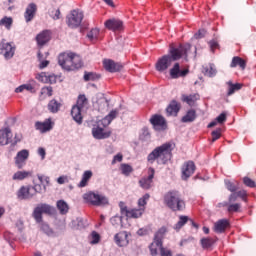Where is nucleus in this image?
Returning a JSON list of instances; mask_svg holds the SVG:
<instances>
[{"label":"nucleus","instance_id":"1","mask_svg":"<svg viewBox=\"0 0 256 256\" xmlns=\"http://www.w3.org/2000/svg\"><path fill=\"white\" fill-rule=\"evenodd\" d=\"M173 157V144L171 142H166L161 146L156 147L150 154L147 156L148 163H161L162 165L167 164L171 161Z\"/></svg>","mask_w":256,"mask_h":256},{"label":"nucleus","instance_id":"2","mask_svg":"<svg viewBox=\"0 0 256 256\" xmlns=\"http://www.w3.org/2000/svg\"><path fill=\"white\" fill-rule=\"evenodd\" d=\"M54 208L45 203L38 204L32 213V217L35 220V222L40 225V230L43 231L48 236L53 235V229L47 224L46 222H43V213L45 215H53Z\"/></svg>","mask_w":256,"mask_h":256},{"label":"nucleus","instance_id":"3","mask_svg":"<svg viewBox=\"0 0 256 256\" xmlns=\"http://www.w3.org/2000/svg\"><path fill=\"white\" fill-rule=\"evenodd\" d=\"M163 200L164 205L170 209V211H185V199H183L181 192L177 190H170L164 194Z\"/></svg>","mask_w":256,"mask_h":256},{"label":"nucleus","instance_id":"4","mask_svg":"<svg viewBox=\"0 0 256 256\" xmlns=\"http://www.w3.org/2000/svg\"><path fill=\"white\" fill-rule=\"evenodd\" d=\"M167 227L162 226L158 231L155 232L152 243L149 245L150 255L157 256V247L163 245V239L167 235Z\"/></svg>","mask_w":256,"mask_h":256},{"label":"nucleus","instance_id":"5","mask_svg":"<svg viewBox=\"0 0 256 256\" xmlns=\"http://www.w3.org/2000/svg\"><path fill=\"white\" fill-rule=\"evenodd\" d=\"M73 61H79V56L73 53H62L58 56L59 66L67 71L73 70Z\"/></svg>","mask_w":256,"mask_h":256},{"label":"nucleus","instance_id":"6","mask_svg":"<svg viewBox=\"0 0 256 256\" xmlns=\"http://www.w3.org/2000/svg\"><path fill=\"white\" fill-rule=\"evenodd\" d=\"M119 207L121 215H124L128 219H139L145 213V208H133L129 210L124 202H120Z\"/></svg>","mask_w":256,"mask_h":256},{"label":"nucleus","instance_id":"7","mask_svg":"<svg viewBox=\"0 0 256 256\" xmlns=\"http://www.w3.org/2000/svg\"><path fill=\"white\" fill-rule=\"evenodd\" d=\"M191 51V44H180L178 48H170V58L171 61H179L181 57H187Z\"/></svg>","mask_w":256,"mask_h":256},{"label":"nucleus","instance_id":"8","mask_svg":"<svg viewBox=\"0 0 256 256\" xmlns=\"http://www.w3.org/2000/svg\"><path fill=\"white\" fill-rule=\"evenodd\" d=\"M84 199L87 203L95 205V207H101V205H109V200L103 195H99L95 192H89L84 194Z\"/></svg>","mask_w":256,"mask_h":256},{"label":"nucleus","instance_id":"9","mask_svg":"<svg viewBox=\"0 0 256 256\" xmlns=\"http://www.w3.org/2000/svg\"><path fill=\"white\" fill-rule=\"evenodd\" d=\"M82 21L83 13L77 10H72L71 13L67 16L66 23L71 29H77V27L81 25Z\"/></svg>","mask_w":256,"mask_h":256},{"label":"nucleus","instance_id":"10","mask_svg":"<svg viewBox=\"0 0 256 256\" xmlns=\"http://www.w3.org/2000/svg\"><path fill=\"white\" fill-rule=\"evenodd\" d=\"M15 49V45H13V43L6 42L5 39L0 42V55H3L5 59H13Z\"/></svg>","mask_w":256,"mask_h":256},{"label":"nucleus","instance_id":"11","mask_svg":"<svg viewBox=\"0 0 256 256\" xmlns=\"http://www.w3.org/2000/svg\"><path fill=\"white\" fill-rule=\"evenodd\" d=\"M153 179H155V168H148V176H144L139 180V185L142 189L146 191L153 187Z\"/></svg>","mask_w":256,"mask_h":256},{"label":"nucleus","instance_id":"12","mask_svg":"<svg viewBox=\"0 0 256 256\" xmlns=\"http://www.w3.org/2000/svg\"><path fill=\"white\" fill-rule=\"evenodd\" d=\"M150 123L155 131H165L167 130V120L165 117L159 114H155L150 118Z\"/></svg>","mask_w":256,"mask_h":256},{"label":"nucleus","instance_id":"13","mask_svg":"<svg viewBox=\"0 0 256 256\" xmlns=\"http://www.w3.org/2000/svg\"><path fill=\"white\" fill-rule=\"evenodd\" d=\"M196 169H197V166H195V162H193L191 160L184 162V164L182 165V168H181L182 180L187 181L189 179V177L193 176Z\"/></svg>","mask_w":256,"mask_h":256},{"label":"nucleus","instance_id":"14","mask_svg":"<svg viewBox=\"0 0 256 256\" xmlns=\"http://www.w3.org/2000/svg\"><path fill=\"white\" fill-rule=\"evenodd\" d=\"M27 159H29V150L23 149L19 151L14 158L17 169H22L27 165Z\"/></svg>","mask_w":256,"mask_h":256},{"label":"nucleus","instance_id":"15","mask_svg":"<svg viewBox=\"0 0 256 256\" xmlns=\"http://www.w3.org/2000/svg\"><path fill=\"white\" fill-rule=\"evenodd\" d=\"M17 197L21 201H27L29 199H33V197H35V193L33 192L31 185L22 186L17 192Z\"/></svg>","mask_w":256,"mask_h":256},{"label":"nucleus","instance_id":"16","mask_svg":"<svg viewBox=\"0 0 256 256\" xmlns=\"http://www.w3.org/2000/svg\"><path fill=\"white\" fill-rule=\"evenodd\" d=\"M171 63L173 61L171 60L170 55H164L162 56L157 62H156V71H159L160 73H163V71H167L169 67H171Z\"/></svg>","mask_w":256,"mask_h":256},{"label":"nucleus","instance_id":"17","mask_svg":"<svg viewBox=\"0 0 256 256\" xmlns=\"http://www.w3.org/2000/svg\"><path fill=\"white\" fill-rule=\"evenodd\" d=\"M104 27L108 29V31H121V29H123V21L117 18L108 19L105 21Z\"/></svg>","mask_w":256,"mask_h":256},{"label":"nucleus","instance_id":"18","mask_svg":"<svg viewBox=\"0 0 256 256\" xmlns=\"http://www.w3.org/2000/svg\"><path fill=\"white\" fill-rule=\"evenodd\" d=\"M189 75V69L181 70L179 63H175L173 68L170 69L171 79H179V77H187Z\"/></svg>","mask_w":256,"mask_h":256},{"label":"nucleus","instance_id":"19","mask_svg":"<svg viewBox=\"0 0 256 256\" xmlns=\"http://www.w3.org/2000/svg\"><path fill=\"white\" fill-rule=\"evenodd\" d=\"M104 69L106 71H109V73H117L123 69V66L121 63H117L113 60L106 59L103 61Z\"/></svg>","mask_w":256,"mask_h":256},{"label":"nucleus","instance_id":"20","mask_svg":"<svg viewBox=\"0 0 256 256\" xmlns=\"http://www.w3.org/2000/svg\"><path fill=\"white\" fill-rule=\"evenodd\" d=\"M114 241L118 247H127L129 245V234L127 231H122L114 236Z\"/></svg>","mask_w":256,"mask_h":256},{"label":"nucleus","instance_id":"21","mask_svg":"<svg viewBox=\"0 0 256 256\" xmlns=\"http://www.w3.org/2000/svg\"><path fill=\"white\" fill-rule=\"evenodd\" d=\"M111 133V130L105 131V129L99 126L92 128V135L94 139H109V137H111Z\"/></svg>","mask_w":256,"mask_h":256},{"label":"nucleus","instance_id":"22","mask_svg":"<svg viewBox=\"0 0 256 256\" xmlns=\"http://www.w3.org/2000/svg\"><path fill=\"white\" fill-rule=\"evenodd\" d=\"M179 111H181V104L176 100H172L166 108V113L168 117H177Z\"/></svg>","mask_w":256,"mask_h":256},{"label":"nucleus","instance_id":"23","mask_svg":"<svg viewBox=\"0 0 256 256\" xmlns=\"http://www.w3.org/2000/svg\"><path fill=\"white\" fill-rule=\"evenodd\" d=\"M36 13H37V4L30 3L27 6L26 11L24 13V19L26 23H30V21H33V19H35Z\"/></svg>","mask_w":256,"mask_h":256},{"label":"nucleus","instance_id":"24","mask_svg":"<svg viewBox=\"0 0 256 256\" xmlns=\"http://www.w3.org/2000/svg\"><path fill=\"white\" fill-rule=\"evenodd\" d=\"M11 137H13V134H11V128L6 127L0 130V145H9V143H12Z\"/></svg>","mask_w":256,"mask_h":256},{"label":"nucleus","instance_id":"25","mask_svg":"<svg viewBox=\"0 0 256 256\" xmlns=\"http://www.w3.org/2000/svg\"><path fill=\"white\" fill-rule=\"evenodd\" d=\"M35 128L37 131H40V133H47V131L53 129V122L51 121V118H48L44 122H36Z\"/></svg>","mask_w":256,"mask_h":256},{"label":"nucleus","instance_id":"26","mask_svg":"<svg viewBox=\"0 0 256 256\" xmlns=\"http://www.w3.org/2000/svg\"><path fill=\"white\" fill-rule=\"evenodd\" d=\"M30 177H33V171L19 170L13 174L12 180L24 181V179H29Z\"/></svg>","mask_w":256,"mask_h":256},{"label":"nucleus","instance_id":"27","mask_svg":"<svg viewBox=\"0 0 256 256\" xmlns=\"http://www.w3.org/2000/svg\"><path fill=\"white\" fill-rule=\"evenodd\" d=\"M199 99H201L199 93H194L190 95L183 94L181 97V101H183V103H187V105H189L190 107H193V105H195V103H197Z\"/></svg>","mask_w":256,"mask_h":256},{"label":"nucleus","instance_id":"28","mask_svg":"<svg viewBox=\"0 0 256 256\" xmlns=\"http://www.w3.org/2000/svg\"><path fill=\"white\" fill-rule=\"evenodd\" d=\"M37 79H39L42 83H57V76L55 74H49L47 72H42L38 75Z\"/></svg>","mask_w":256,"mask_h":256},{"label":"nucleus","instance_id":"29","mask_svg":"<svg viewBox=\"0 0 256 256\" xmlns=\"http://www.w3.org/2000/svg\"><path fill=\"white\" fill-rule=\"evenodd\" d=\"M229 225H230V223H229V220H227V219L218 220L214 224V231H215V233H225V231L227 230Z\"/></svg>","mask_w":256,"mask_h":256},{"label":"nucleus","instance_id":"30","mask_svg":"<svg viewBox=\"0 0 256 256\" xmlns=\"http://www.w3.org/2000/svg\"><path fill=\"white\" fill-rule=\"evenodd\" d=\"M81 111H83V108H80L79 106L74 105L71 110V116L78 123V125H81L83 123V115L81 114Z\"/></svg>","mask_w":256,"mask_h":256},{"label":"nucleus","instance_id":"31","mask_svg":"<svg viewBox=\"0 0 256 256\" xmlns=\"http://www.w3.org/2000/svg\"><path fill=\"white\" fill-rule=\"evenodd\" d=\"M36 41L40 47H43L45 43H49V41H51V34L49 31L45 30L36 36Z\"/></svg>","mask_w":256,"mask_h":256},{"label":"nucleus","instance_id":"32","mask_svg":"<svg viewBox=\"0 0 256 256\" xmlns=\"http://www.w3.org/2000/svg\"><path fill=\"white\" fill-rule=\"evenodd\" d=\"M117 115H119L118 110H112L108 115L105 116V118L102 119V125L103 127H109L111 125V122L114 119H117Z\"/></svg>","mask_w":256,"mask_h":256},{"label":"nucleus","instance_id":"33","mask_svg":"<svg viewBox=\"0 0 256 256\" xmlns=\"http://www.w3.org/2000/svg\"><path fill=\"white\" fill-rule=\"evenodd\" d=\"M230 67L231 68L240 67V69L245 70V67H247V62L243 58L239 56H235L232 58Z\"/></svg>","mask_w":256,"mask_h":256},{"label":"nucleus","instance_id":"34","mask_svg":"<svg viewBox=\"0 0 256 256\" xmlns=\"http://www.w3.org/2000/svg\"><path fill=\"white\" fill-rule=\"evenodd\" d=\"M227 85L229 86L227 92L228 97H231V95H233L235 92L241 91V89H243V84L241 83L233 84V82L229 81L227 82Z\"/></svg>","mask_w":256,"mask_h":256},{"label":"nucleus","instance_id":"35","mask_svg":"<svg viewBox=\"0 0 256 256\" xmlns=\"http://www.w3.org/2000/svg\"><path fill=\"white\" fill-rule=\"evenodd\" d=\"M197 119V112L193 109L188 110L186 115L182 117V123H193Z\"/></svg>","mask_w":256,"mask_h":256},{"label":"nucleus","instance_id":"36","mask_svg":"<svg viewBox=\"0 0 256 256\" xmlns=\"http://www.w3.org/2000/svg\"><path fill=\"white\" fill-rule=\"evenodd\" d=\"M56 207L60 213V215H67L69 213V204L65 202V200H58Z\"/></svg>","mask_w":256,"mask_h":256},{"label":"nucleus","instance_id":"37","mask_svg":"<svg viewBox=\"0 0 256 256\" xmlns=\"http://www.w3.org/2000/svg\"><path fill=\"white\" fill-rule=\"evenodd\" d=\"M91 177H93V172L90 170L85 171L82 175L80 183L78 184V187H87V183H89V179H91Z\"/></svg>","mask_w":256,"mask_h":256},{"label":"nucleus","instance_id":"38","mask_svg":"<svg viewBox=\"0 0 256 256\" xmlns=\"http://www.w3.org/2000/svg\"><path fill=\"white\" fill-rule=\"evenodd\" d=\"M59 109H61V103L57 100L53 99L48 103V110L50 113H58Z\"/></svg>","mask_w":256,"mask_h":256},{"label":"nucleus","instance_id":"39","mask_svg":"<svg viewBox=\"0 0 256 256\" xmlns=\"http://www.w3.org/2000/svg\"><path fill=\"white\" fill-rule=\"evenodd\" d=\"M200 243L203 249H211L215 245L216 240L213 238H202Z\"/></svg>","mask_w":256,"mask_h":256},{"label":"nucleus","instance_id":"40","mask_svg":"<svg viewBox=\"0 0 256 256\" xmlns=\"http://www.w3.org/2000/svg\"><path fill=\"white\" fill-rule=\"evenodd\" d=\"M84 81H99L101 79V75L95 73V72H84Z\"/></svg>","mask_w":256,"mask_h":256},{"label":"nucleus","instance_id":"41","mask_svg":"<svg viewBox=\"0 0 256 256\" xmlns=\"http://www.w3.org/2000/svg\"><path fill=\"white\" fill-rule=\"evenodd\" d=\"M120 171L122 175H125V177H129L133 173V166L129 164L122 163L120 165Z\"/></svg>","mask_w":256,"mask_h":256},{"label":"nucleus","instance_id":"42","mask_svg":"<svg viewBox=\"0 0 256 256\" xmlns=\"http://www.w3.org/2000/svg\"><path fill=\"white\" fill-rule=\"evenodd\" d=\"M12 26L13 18L5 16L0 20V27H6V29L9 31Z\"/></svg>","mask_w":256,"mask_h":256},{"label":"nucleus","instance_id":"43","mask_svg":"<svg viewBox=\"0 0 256 256\" xmlns=\"http://www.w3.org/2000/svg\"><path fill=\"white\" fill-rule=\"evenodd\" d=\"M37 177H38V180L40 181L41 185H43V190L47 191V187L51 183V178H49V176H45V175H41V174H38Z\"/></svg>","mask_w":256,"mask_h":256},{"label":"nucleus","instance_id":"44","mask_svg":"<svg viewBox=\"0 0 256 256\" xmlns=\"http://www.w3.org/2000/svg\"><path fill=\"white\" fill-rule=\"evenodd\" d=\"M89 105V100H87V97L85 95H80L78 97L76 107H80V109H85Z\"/></svg>","mask_w":256,"mask_h":256},{"label":"nucleus","instance_id":"45","mask_svg":"<svg viewBox=\"0 0 256 256\" xmlns=\"http://www.w3.org/2000/svg\"><path fill=\"white\" fill-rule=\"evenodd\" d=\"M30 91V93H35V88L31 84H23L16 88L15 92L16 93H23V91Z\"/></svg>","mask_w":256,"mask_h":256},{"label":"nucleus","instance_id":"46","mask_svg":"<svg viewBox=\"0 0 256 256\" xmlns=\"http://www.w3.org/2000/svg\"><path fill=\"white\" fill-rule=\"evenodd\" d=\"M159 251L161 256H173L171 249L163 247V244L161 246H157V255H159Z\"/></svg>","mask_w":256,"mask_h":256},{"label":"nucleus","instance_id":"47","mask_svg":"<svg viewBox=\"0 0 256 256\" xmlns=\"http://www.w3.org/2000/svg\"><path fill=\"white\" fill-rule=\"evenodd\" d=\"M110 223L113 225V227H119V225L123 227V216L116 215L110 218Z\"/></svg>","mask_w":256,"mask_h":256},{"label":"nucleus","instance_id":"48","mask_svg":"<svg viewBox=\"0 0 256 256\" xmlns=\"http://www.w3.org/2000/svg\"><path fill=\"white\" fill-rule=\"evenodd\" d=\"M203 73L206 77H215L217 70L213 66H206L203 68Z\"/></svg>","mask_w":256,"mask_h":256},{"label":"nucleus","instance_id":"49","mask_svg":"<svg viewBox=\"0 0 256 256\" xmlns=\"http://www.w3.org/2000/svg\"><path fill=\"white\" fill-rule=\"evenodd\" d=\"M187 221H189V217L180 216L179 221L174 226V229H176V231H179L184 225H186Z\"/></svg>","mask_w":256,"mask_h":256},{"label":"nucleus","instance_id":"50","mask_svg":"<svg viewBox=\"0 0 256 256\" xmlns=\"http://www.w3.org/2000/svg\"><path fill=\"white\" fill-rule=\"evenodd\" d=\"M150 197H151V195L146 193V194L143 195V197L139 198V200H138V207L140 209H144V211H145V205H147V201H149Z\"/></svg>","mask_w":256,"mask_h":256},{"label":"nucleus","instance_id":"51","mask_svg":"<svg viewBox=\"0 0 256 256\" xmlns=\"http://www.w3.org/2000/svg\"><path fill=\"white\" fill-rule=\"evenodd\" d=\"M87 37H88V39H90V41H97V39H99V29L98 28L92 29L87 34Z\"/></svg>","mask_w":256,"mask_h":256},{"label":"nucleus","instance_id":"52","mask_svg":"<svg viewBox=\"0 0 256 256\" xmlns=\"http://www.w3.org/2000/svg\"><path fill=\"white\" fill-rule=\"evenodd\" d=\"M241 211V204L235 203L228 206V213H239Z\"/></svg>","mask_w":256,"mask_h":256},{"label":"nucleus","instance_id":"53","mask_svg":"<svg viewBox=\"0 0 256 256\" xmlns=\"http://www.w3.org/2000/svg\"><path fill=\"white\" fill-rule=\"evenodd\" d=\"M99 241H101V235H99V233L93 231L91 233V240H90L91 245H97V243H99Z\"/></svg>","mask_w":256,"mask_h":256},{"label":"nucleus","instance_id":"54","mask_svg":"<svg viewBox=\"0 0 256 256\" xmlns=\"http://www.w3.org/2000/svg\"><path fill=\"white\" fill-rule=\"evenodd\" d=\"M41 95H47L48 97L53 96V87L45 86L41 89Z\"/></svg>","mask_w":256,"mask_h":256},{"label":"nucleus","instance_id":"55","mask_svg":"<svg viewBox=\"0 0 256 256\" xmlns=\"http://www.w3.org/2000/svg\"><path fill=\"white\" fill-rule=\"evenodd\" d=\"M243 183L244 185H246V187H250L251 189H253L256 186L255 181H253L251 178L247 176L243 178Z\"/></svg>","mask_w":256,"mask_h":256},{"label":"nucleus","instance_id":"56","mask_svg":"<svg viewBox=\"0 0 256 256\" xmlns=\"http://www.w3.org/2000/svg\"><path fill=\"white\" fill-rule=\"evenodd\" d=\"M212 143H215L218 139H221V128L212 131Z\"/></svg>","mask_w":256,"mask_h":256},{"label":"nucleus","instance_id":"57","mask_svg":"<svg viewBox=\"0 0 256 256\" xmlns=\"http://www.w3.org/2000/svg\"><path fill=\"white\" fill-rule=\"evenodd\" d=\"M31 188H32L34 195H37V193H43V191H45L43 189V186H41V184L34 183V185L31 186Z\"/></svg>","mask_w":256,"mask_h":256},{"label":"nucleus","instance_id":"58","mask_svg":"<svg viewBox=\"0 0 256 256\" xmlns=\"http://www.w3.org/2000/svg\"><path fill=\"white\" fill-rule=\"evenodd\" d=\"M226 189L231 191V193H235L237 191V186L231 181H226Z\"/></svg>","mask_w":256,"mask_h":256},{"label":"nucleus","instance_id":"59","mask_svg":"<svg viewBox=\"0 0 256 256\" xmlns=\"http://www.w3.org/2000/svg\"><path fill=\"white\" fill-rule=\"evenodd\" d=\"M227 121V114L225 112H222L218 117H216V123L223 124Z\"/></svg>","mask_w":256,"mask_h":256},{"label":"nucleus","instance_id":"60","mask_svg":"<svg viewBox=\"0 0 256 256\" xmlns=\"http://www.w3.org/2000/svg\"><path fill=\"white\" fill-rule=\"evenodd\" d=\"M236 195L242 199V201H244L245 203H247V191L246 190H240L238 192H236Z\"/></svg>","mask_w":256,"mask_h":256},{"label":"nucleus","instance_id":"61","mask_svg":"<svg viewBox=\"0 0 256 256\" xmlns=\"http://www.w3.org/2000/svg\"><path fill=\"white\" fill-rule=\"evenodd\" d=\"M83 67V62L81 61V58L78 56V61H73L72 69H81Z\"/></svg>","mask_w":256,"mask_h":256},{"label":"nucleus","instance_id":"62","mask_svg":"<svg viewBox=\"0 0 256 256\" xmlns=\"http://www.w3.org/2000/svg\"><path fill=\"white\" fill-rule=\"evenodd\" d=\"M23 139V136L19 135V134H15L14 140L11 139V145L12 147H15V145H17V143H21V140Z\"/></svg>","mask_w":256,"mask_h":256},{"label":"nucleus","instance_id":"63","mask_svg":"<svg viewBox=\"0 0 256 256\" xmlns=\"http://www.w3.org/2000/svg\"><path fill=\"white\" fill-rule=\"evenodd\" d=\"M121 161H123V154L118 153L114 156L113 160H112V165H115V163H121Z\"/></svg>","mask_w":256,"mask_h":256},{"label":"nucleus","instance_id":"64","mask_svg":"<svg viewBox=\"0 0 256 256\" xmlns=\"http://www.w3.org/2000/svg\"><path fill=\"white\" fill-rule=\"evenodd\" d=\"M52 13V19H54V21H57L58 19L61 18V10L56 9Z\"/></svg>","mask_w":256,"mask_h":256}]
</instances>
